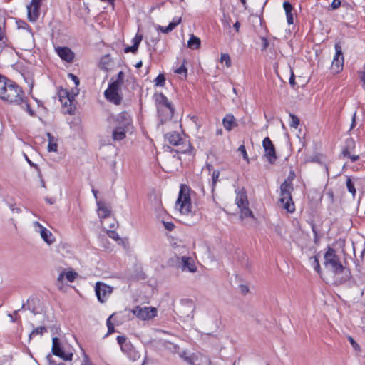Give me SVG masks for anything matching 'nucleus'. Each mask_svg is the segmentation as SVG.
Wrapping results in <instances>:
<instances>
[{"mask_svg": "<svg viewBox=\"0 0 365 365\" xmlns=\"http://www.w3.org/2000/svg\"><path fill=\"white\" fill-rule=\"evenodd\" d=\"M220 171L217 170H213L212 174V190L214 191L216 183L219 180Z\"/></svg>", "mask_w": 365, "mask_h": 365, "instance_id": "nucleus-38", "label": "nucleus"}, {"mask_svg": "<svg viewBox=\"0 0 365 365\" xmlns=\"http://www.w3.org/2000/svg\"><path fill=\"white\" fill-rule=\"evenodd\" d=\"M9 208L13 213H21V209L16 205V204H10Z\"/></svg>", "mask_w": 365, "mask_h": 365, "instance_id": "nucleus-51", "label": "nucleus"}, {"mask_svg": "<svg viewBox=\"0 0 365 365\" xmlns=\"http://www.w3.org/2000/svg\"><path fill=\"white\" fill-rule=\"evenodd\" d=\"M142 38H143V37L141 35L136 34L135 36L132 40L133 45L130 46H126L124 48V52L126 53H129V52H131L133 53H136V51H138L139 44L140 43V42L142 41Z\"/></svg>", "mask_w": 365, "mask_h": 365, "instance_id": "nucleus-22", "label": "nucleus"}, {"mask_svg": "<svg viewBox=\"0 0 365 365\" xmlns=\"http://www.w3.org/2000/svg\"><path fill=\"white\" fill-rule=\"evenodd\" d=\"M289 83L290 85L294 88L295 85H296V83H295V76L294 75V73H292L290 78H289Z\"/></svg>", "mask_w": 365, "mask_h": 365, "instance_id": "nucleus-59", "label": "nucleus"}, {"mask_svg": "<svg viewBox=\"0 0 365 365\" xmlns=\"http://www.w3.org/2000/svg\"><path fill=\"white\" fill-rule=\"evenodd\" d=\"M112 288L107 284L98 282L96 284L95 292L98 300L101 303L105 302L112 293Z\"/></svg>", "mask_w": 365, "mask_h": 365, "instance_id": "nucleus-10", "label": "nucleus"}, {"mask_svg": "<svg viewBox=\"0 0 365 365\" xmlns=\"http://www.w3.org/2000/svg\"><path fill=\"white\" fill-rule=\"evenodd\" d=\"M341 155L344 156V157H347V158H349L351 154H350V152L349 150V148H346L344 149H343L342 152H341Z\"/></svg>", "mask_w": 365, "mask_h": 365, "instance_id": "nucleus-58", "label": "nucleus"}, {"mask_svg": "<svg viewBox=\"0 0 365 365\" xmlns=\"http://www.w3.org/2000/svg\"><path fill=\"white\" fill-rule=\"evenodd\" d=\"M113 314L110 315L106 320V325L108 327V333L106 336L113 333L115 331L114 326L111 322V318L113 317Z\"/></svg>", "mask_w": 365, "mask_h": 365, "instance_id": "nucleus-40", "label": "nucleus"}, {"mask_svg": "<svg viewBox=\"0 0 365 365\" xmlns=\"http://www.w3.org/2000/svg\"><path fill=\"white\" fill-rule=\"evenodd\" d=\"M98 215L100 218H106L110 215V208L101 202H97Z\"/></svg>", "mask_w": 365, "mask_h": 365, "instance_id": "nucleus-24", "label": "nucleus"}, {"mask_svg": "<svg viewBox=\"0 0 365 365\" xmlns=\"http://www.w3.org/2000/svg\"><path fill=\"white\" fill-rule=\"evenodd\" d=\"M346 185L348 191L354 197L356 193V190L354 186V183L352 182L351 178L349 176L346 177Z\"/></svg>", "mask_w": 365, "mask_h": 365, "instance_id": "nucleus-33", "label": "nucleus"}, {"mask_svg": "<svg viewBox=\"0 0 365 365\" xmlns=\"http://www.w3.org/2000/svg\"><path fill=\"white\" fill-rule=\"evenodd\" d=\"M240 23L239 21H236L234 25H233V27L235 30L236 32H238L239 31V29H240Z\"/></svg>", "mask_w": 365, "mask_h": 365, "instance_id": "nucleus-61", "label": "nucleus"}, {"mask_svg": "<svg viewBox=\"0 0 365 365\" xmlns=\"http://www.w3.org/2000/svg\"><path fill=\"white\" fill-rule=\"evenodd\" d=\"M230 23H231L230 18H225V19L222 20V24H223V26L225 29H231Z\"/></svg>", "mask_w": 365, "mask_h": 365, "instance_id": "nucleus-55", "label": "nucleus"}, {"mask_svg": "<svg viewBox=\"0 0 365 365\" xmlns=\"http://www.w3.org/2000/svg\"><path fill=\"white\" fill-rule=\"evenodd\" d=\"M190 189L185 185H181L176 201V207L182 215H189L192 212V204L190 195Z\"/></svg>", "mask_w": 365, "mask_h": 365, "instance_id": "nucleus-3", "label": "nucleus"}, {"mask_svg": "<svg viewBox=\"0 0 365 365\" xmlns=\"http://www.w3.org/2000/svg\"><path fill=\"white\" fill-rule=\"evenodd\" d=\"M120 89L121 87H119L116 83H110L104 92V96L108 101L115 105H120L122 101V97L119 94Z\"/></svg>", "mask_w": 365, "mask_h": 365, "instance_id": "nucleus-8", "label": "nucleus"}, {"mask_svg": "<svg viewBox=\"0 0 365 365\" xmlns=\"http://www.w3.org/2000/svg\"><path fill=\"white\" fill-rule=\"evenodd\" d=\"M41 237L48 245H51L55 241L51 232L42 226H41Z\"/></svg>", "mask_w": 365, "mask_h": 365, "instance_id": "nucleus-26", "label": "nucleus"}, {"mask_svg": "<svg viewBox=\"0 0 365 365\" xmlns=\"http://www.w3.org/2000/svg\"><path fill=\"white\" fill-rule=\"evenodd\" d=\"M157 110L160 120L163 124L173 118L175 109L173 107H168L157 108Z\"/></svg>", "mask_w": 365, "mask_h": 365, "instance_id": "nucleus-15", "label": "nucleus"}, {"mask_svg": "<svg viewBox=\"0 0 365 365\" xmlns=\"http://www.w3.org/2000/svg\"><path fill=\"white\" fill-rule=\"evenodd\" d=\"M165 138L170 145L177 147V153H186L191 149L190 142L178 132L168 133Z\"/></svg>", "mask_w": 365, "mask_h": 365, "instance_id": "nucleus-5", "label": "nucleus"}, {"mask_svg": "<svg viewBox=\"0 0 365 365\" xmlns=\"http://www.w3.org/2000/svg\"><path fill=\"white\" fill-rule=\"evenodd\" d=\"M107 234L109 237H110L115 240H118L120 239L118 234L115 231L109 230V231H108Z\"/></svg>", "mask_w": 365, "mask_h": 365, "instance_id": "nucleus-50", "label": "nucleus"}, {"mask_svg": "<svg viewBox=\"0 0 365 365\" xmlns=\"http://www.w3.org/2000/svg\"><path fill=\"white\" fill-rule=\"evenodd\" d=\"M240 210V217L241 220H243V219L247 218V217H251V218L255 220V217L252 212L250 210L248 206L242 207Z\"/></svg>", "mask_w": 365, "mask_h": 365, "instance_id": "nucleus-31", "label": "nucleus"}, {"mask_svg": "<svg viewBox=\"0 0 365 365\" xmlns=\"http://www.w3.org/2000/svg\"><path fill=\"white\" fill-rule=\"evenodd\" d=\"M126 355L133 361L138 360L140 357L139 352L135 348L126 354Z\"/></svg>", "mask_w": 365, "mask_h": 365, "instance_id": "nucleus-36", "label": "nucleus"}, {"mask_svg": "<svg viewBox=\"0 0 365 365\" xmlns=\"http://www.w3.org/2000/svg\"><path fill=\"white\" fill-rule=\"evenodd\" d=\"M163 222L165 228L168 231H172L175 227L174 224L171 222H164L163 221Z\"/></svg>", "mask_w": 365, "mask_h": 365, "instance_id": "nucleus-54", "label": "nucleus"}, {"mask_svg": "<svg viewBox=\"0 0 365 365\" xmlns=\"http://www.w3.org/2000/svg\"><path fill=\"white\" fill-rule=\"evenodd\" d=\"M365 254V241L364 242L363 245H362V250H361V258H363L364 257V255Z\"/></svg>", "mask_w": 365, "mask_h": 365, "instance_id": "nucleus-62", "label": "nucleus"}, {"mask_svg": "<svg viewBox=\"0 0 365 365\" xmlns=\"http://www.w3.org/2000/svg\"><path fill=\"white\" fill-rule=\"evenodd\" d=\"M25 93L15 81L0 78V98L10 104L20 106L25 102Z\"/></svg>", "mask_w": 365, "mask_h": 365, "instance_id": "nucleus-1", "label": "nucleus"}, {"mask_svg": "<svg viewBox=\"0 0 365 365\" xmlns=\"http://www.w3.org/2000/svg\"><path fill=\"white\" fill-rule=\"evenodd\" d=\"M182 21L181 17H174L173 21L170 23V24L173 25V28L175 29Z\"/></svg>", "mask_w": 365, "mask_h": 365, "instance_id": "nucleus-56", "label": "nucleus"}, {"mask_svg": "<svg viewBox=\"0 0 365 365\" xmlns=\"http://www.w3.org/2000/svg\"><path fill=\"white\" fill-rule=\"evenodd\" d=\"M46 135H47L48 140V152H57V150H58L57 140L50 133H47Z\"/></svg>", "mask_w": 365, "mask_h": 365, "instance_id": "nucleus-28", "label": "nucleus"}, {"mask_svg": "<svg viewBox=\"0 0 365 365\" xmlns=\"http://www.w3.org/2000/svg\"><path fill=\"white\" fill-rule=\"evenodd\" d=\"M181 269L182 271L196 272L197 267L191 257L183 256L181 258Z\"/></svg>", "mask_w": 365, "mask_h": 365, "instance_id": "nucleus-16", "label": "nucleus"}, {"mask_svg": "<svg viewBox=\"0 0 365 365\" xmlns=\"http://www.w3.org/2000/svg\"><path fill=\"white\" fill-rule=\"evenodd\" d=\"M356 112H354L353 116H352V119H351V128L350 129H353L355 126H356Z\"/></svg>", "mask_w": 365, "mask_h": 365, "instance_id": "nucleus-60", "label": "nucleus"}, {"mask_svg": "<svg viewBox=\"0 0 365 365\" xmlns=\"http://www.w3.org/2000/svg\"><path fill=\"white\" fill-rule=\"evenodd\" d=\"M114 126L121 128L128 131L132 123V119L127 112H121L113 118Z\"/></svg>", "mask_w": 365, "mask_h": 365, "instance_id": "nucleus-11", "label": "nucleus"}, {"mask_svg": "<svg viewBox=\"0 0 365 365\" xmlns=\"http://www.w3.org/2000/svg\"><path fill=\"white\" fill-rule=\"evenodd\" d=\"M347 339L354 350L360 351L359 345L356 343V341L351 336H349L347 337Z\"/></svg>", "mask_w": 365, "mask_h": 365, "instance_id": "nucleus-49", "label": "nucleus"}, {"mask_svg": "<svg viewBox=\"0 0 365 365\" xmlns=\"http://www.w3.org/2000/svg\"><path fill=\"white\" fill-rule=\"evenodd\" d=\"M155 99L157 108L173 107L163 93L155 94Z\"/></svg>", "mask_w": 365, "mask_h": 365, "instance_id": "nucleus-20", "label": "nucleus"}, {"mask_svg": "<svg viewBox=\"0 0 365 365\" xmlns=\"http://www.w3.org/2000/svg\"><path fill=\"white\" fill-rule=\"evenodd\" d=\"M192 365H211V361L207 356L200 353L194 354Z\"/></svg>", "mask_w": 365, "mask_h": 365, "instance_id": "nucleus-23", "label": "nucleus"}, {"mask_svg": "<svg viewBox=\"0 0 365 365\" xmlns=\"http://www.w3.org/2000/svg\"><path fill=\"white\" fill-rule=\"evenodd\" d=\"M220 62L225 63L227 68H230L232 66L231 58L228 53H221Z\"/></svg>", "mask_w": 365, "mask_h": 365, "instance_id": "nucleus-37", "label": "nucleus"}, {"mask_svg": "<svg viewBox=\"0 0 365 365\" xmlns=\"http://www.w3.org/2000/svg\"><path fill=\"white\" fill-rule=\"evenodd\" d=\"M235 202L239 209L249 205L247 197L245 192L238 193L236 196Z\"/></svg>", "mask_w": 365, "mask_h": 365, "instance_id": "nucleus-27", "label": "nucleus"}, {"mask_svg": "<svg viewBox=\"0 0 365 365\" xmlns=\"http://www.w3.org/2000/svg\"><path fill=\"white\" fill-rule=\"evenodd\" d=\"M55 50L62 60L68 63L73 61L75 54L68 47H56Z\"/></svg>", "mask_w": 365, "mask_h": 365, "instance_id": "nucleus-14", "label": "nucleus"}, {"mask_svg": "<svg viewBox=\"0 0 365 365\" xmlns=\"http://www.w3.org/2000/svg\"><path fill=\"white\" fill-rule=\"evenodd\" d=\"M222 125L227 131L232 130L237 126L236 118L232 114H227L222 119Z\"/></svg>", "mask_w": 365, "mask_h": 365, "instance_id": "nucleus-19", "label": "nucleus"}, {"mask_svg": "<svg viewBox=\"0 0 365 365\" xmlns=\"http://www.w3.org/2000/svg\"><path fill=\"white\" fill-rule=\"evenodd\" d=\"M81 365H91L90 361L88 360V359L86 356H85L83 363Z\"/></svg>", "mask_w": 365, "mask_h": 365, "instance_id": "nucleus-63", "label": "nucleus"}, {"mask_svg": "<svg viewBox=\"0 0 365 365\" xmlns=\"http://www.w3.org/2000/svg\"><path fill=\"white\" fill-rule=\"evenodd\" d=\"M361 81L363 82V86L365 85V71L364 72H362L361 76Z\"/></svg>", "mask_w": 365, "mask_h": 365, "instance_id": "nucleus-64", "label": "nucleus"}, {"mask_svg": "<svg viewBox=\"0 0 365 365\" xmlns=\"http://www.w3.org/2000/svg\"><path fill=\"white\" fill-rule=\"evenodd\" d=\"M46 359L48 362V365H66V364L62 361H56L53 360L51 354H48L46 356Z\"/></svg>", "mask_w": 365, "mask_h": 365, "instance_id": "nucleus-43", "label": "nucleus"}, {"mask_svg": "<svg viewBox=\"0 0 365 365\" xmlns=\"http://www.w3.org/2000/svg\"><path fill=\"white\" fill-rule=\"evenodd\" d=\"M341 6V1L340 0H333L331 6L333 9H338Z\"/></svg>", "mask_w": 365, "mask_h": 365, "instance_id": "nucleus-57", "label": "nucleus"}, {"mask_svg": "<svg viewBox=\"0 0 365 365\" xmlns=\"http://www.w3.org/2000/svg\"><path fill=\"white\" fill-rule=\"evenodd\" d=\"M18 27L27 30L29 33H31L32 30L30 26L25 21H21L18 22Z\"/></svg>", "mask_w": 365, "mask_h": 365, "instance_id": "nucleus-47", "label": "nucleus"}, {"mask_svg": "<svg viewBox=\"0 0 365 365\" xmlns=\"http://www.w3.org/2000/svg\"><path fill=\"white\" fill-rule=\"evenodd\" d=\"M324 266L329 268L335 274H339L344 270V267L340 262L336 250L328 246L324 255Z\"/></svg>", "mask_w": 365, "mask_h": 365, "instance_id": "nucleus-4", "label": "nucleus"}, {"mask_svg": "<svg viewBox=\"0 0 365 365\" xmlns=\"http://www.w3.org/2000/svg\"><path fill=\"white\" fill-rule=\"evenodd\" d=\"M238 151L242 155L243 159L249 163V158L244 145H240L238 148Z\"/></svg>", "mask_w": 365, "mask_h": 365, "instance_id": "nucleus-44", "label": "nucleus"}, {"mask_svg": "<svg viewBox=\"0 0 365 365\" xmlns=\"http://www.w3.org/2000/svg\"><path fill=\"white\" fill-rule=\"evenodd\" d=\"M68 76L69 78H71L74 82L76 86H78L79 85V83H80L79 79L76 75L70 73L68 74Z\"/></svg>", "mask_w": 365, "mask_h": 365, "instance_id": "nucleus-52", "label": "nucleus"}, {"mask_svg": "<svg viewBox=\"0 0 365 365\" xmlns=\"http://www.w3.org/2000/svg\"><path fill=\"white\" fill-rule=\"evenodd\" d=\"M116 339L121 351L125 354L135 348L131 342L128 341L127 338L124 336H118Z\"/></svg>", "mask_w": 365, "mask_h": 365, "instance_id": "nucleus-17", "label": "nucleus"}, {"mask_svg": "<svg viewBox=\"0 0 365 365\" xmlns=\"http://www.w3.org/2000/svg\"><path fill=\"white\" fill-rule=\"evenodd\" d=\"M132 313L140 320H150L157 316V309L153 307L136 306L132 310Z\"/></svg>", "mask_w": 365, "mask_h": 365, "instance_id": "nucleus-6", "label": "nucleus"}, {"mask_svg": "<svg viewBox=\"0 0 365 365\" xmlns=\"http://www.w3.org/2000/svg\"><path fill=\"white\" fill-rule=\"evenodd\" d=\"M185 361H187L190 365L193 364V360H194V354L190 356H181Z\"/></svg>", "mask_w": 365, "mask_h": 365, "instance_id": "nucleus-53", "label": "nucleus"}, {"mask_svg": "<svg viewBox=\"0 0 365 365\" xmlns=\"http://www.w3.org/2000/svg\"><path fill=\"white\" fill-rule=\"evenodd\" d=\"M77 275L78 274L73 271H68L66 273L62 272L59 274L58 280L63 282L64 277H66L69 282H73L76 279Z\"/></svg>", "mask_w": 365, "mask_h": 365, "instance_id": "nucleus-30", "label": "nucleus"}, {"mask_svg": "<svg viewBox=\"0 0 365 365\" xmlns=\"http://www.w3.org/2000/svg\"><path fill=\"white\" fill-rule=\"evenodd\" d=\"M283 8L286 13L287 21L290 24H293L294 23V17L292 14L293 7L292 5L289 1H284L283 3Z\"/></svg>", "mask_w": 365, "mask_h": 365, "instance_id": "nucleus-25", "label": "nucleus"}, {"mask_svg": "<svg viewBox=\"0 0 365 365\" xmlns=\"http://www.w3.org/2000/svg\"><path fill=\"white\" fill-rule=\"evenodd\" d=\"M165 83V77L163 74H159L155 79V83L157 86H163Z\"/></svg>", "mask_w": 365, "mask_h": 365, "instance_id": "nucleus-41", "label": "nucleus"}, {"mask_svg": "<svg viewBox=\"0 0 365 365\" xmlns=\"http://www.w3.org/2000/svg\"><path fill=\"white\" fill-rule=\"evenodd\" d=\"M47 332V329L46 327L41 326L34 329L29 335V337L35 336L36 335H43L44 333Z\"/></svg>", "mask_w": 365, "mask_h": 365, "instance_id": "nucleus-35", "label": "nucleus"}, {"mask_svg": "<svg viewBox=\"0 0 365 365\" xmlns=\"http://www.w3.org/2000/svg\"><path fill=\"white\" fill-rule=\"evenodd\" d=\"M40 6L34 5L30 3L27 6L28 19L31 22H35L39 16Z\"/></svg>", "mask_w": 365, "mask_h": 365, "instance_id": "nucleus-18", "label": "nucleus"}, {"mask_svg": "<svg viewBox=\"0 0 365 365\" xmlns=\"http://www.w3.org/2000/svg\"><path fill=\"white\" fill-rule=\"evenodd\" d=\"M23 104L25 106L26 110L29 113V115H31L32 117L36 115L34 110L31 108L30 105L28 103L27 98L26 96H25V102L23 103L21 105H23Z\"/></svg>", "mask_w": 365, "mask_h": 365, "instance_id": "nucleus-42", "label": "nucleus"}, {"mask_svg": "<svg viewBox=\"0 0 365 365\" xmlns=\"http://www.w3.org/2000/svg\"><path fill=\"white\" fill-rule=\"evenodd\" d=\"M309 262L311 265L313 267L314 269L320 274L322 272L320 264L319 259L317 256H314L309 258Z\"/></svg>", "mask_w": 365, "mask_h": 365, "instance_id": "nucleus-32", "label": "nucleus"}, {"mask_svg": "<svg viewBox=\"0 0 365 365\" xmlns=\"http://www.w3.org/2000/svg\"><path fill=\"white\" fill-rule=\"evenodd\" d=\"M124 73L121 71L118 72L116 77L111 78L112 82L110 83H116L119 87H121L123 84Z\"/></svg>", "mask_w": 365, "mask_h": 365, "instance_id": "nucleus-34", "label": "nucleus"}, {"mask_svg": "<svg viewBox=\"0 0 365 365\" xmlns=\"http://www.w3.org/2000/svg\"><path fill=\"white\" fill-rule=\"evenodd\" d=\"M126 131L121 128H118L117 126H114L112 130V140L113 141H120L124 140L126 138Z\"/></svg>", "mask_w": 365, "mask_h": 365, "instance_id": "nucleus-21", "label": "nucleus"}, {"mask_svg": "<svg viewBox=\"0 0 365 365\" xmlns=\"http://www.w3.org/2000/svg\"><path fill=\"white\" fill-rule=\"evenodd\" d=\"M78 93V89L76 88V92L70 93L66 90H62L60 92V101L63 107L66 108L65 112L69 114H73L75 107L73 105L75 96Z\"/></svg>", "mask_w": 365, "mask_h": 365, "instance_id": "nucleus-7", "label": "nucleus"}, {"mask_svg": "<svg viewBox=\"0 0 365 365\" xmlns=\"http://www.w3.org/2000/svg\"><path fill=\"white\" fill-rule=\"evenodd\" d=\"M187 68L185 66L184 63L180 66L178 68L175 70V73L180 75H183L185 77L187 76Z\"/></svg>", "mask_w": 365, "mask_h": 365, "instance_id": "nucleus-45", "label": "nucleus"}, {"mask_svg": "<svg viewBox=\"0 0 365 365\" xmlns=\"http://www.w3.org/2000/svg\"><path fill=\"white\" fill-rule=\"evenodd\" d=\"M201 41L200 38L191 34L187 41V46L191 49H198L200 47Z\"/></svg>", "mask_w": 365, "mask_h": 365, "instance_id": "nucleus-29", "label": "nucleus"}, {"mask_svg": "<svg viewBox=\"0 0 365 365\" xmlns=\"http://www.w3.org/2000/svg\"><path fill=\"white\" fill-rule=\"evenodd\" d=\"M262 145L265 150V156L267 160L272 164L274 163L276 161L277 155L275 148L269 138L267 137L263 140Z\"/></svg>", "mask_w": 365, "mask_h": 365, "instance_id": "nucleus-13", "label": "nucleus"}, {"mask_svg": "<svg viewBox=\"0 0 365 365\" xmlns=\"http://www.w3.org/2000/svg\"><path fill=\"white\" fill-rule=\"evenodd\" d=\"M335 56L332 61L331 68L335 73H339L344 66V56L342 53V48L339 43L334 45Z\"/></svg>", "mask_w": 365, "mask_h": 365, "instance_id": "nucleus-9", "label": "nucleus"}, {"mask_svg": "<svg viewBox=\"0 0 365 365\" xmlns=\"http://www.w3.org/2000/svg\"><path fill=\"white\" fill-rule=\"evenodd\" d=\"M312 232L314 234V242L315 244H318L319 243V236H318V232L316 229V226L314 224H312Z\"/></svg>", "mask_w": 365, "mask_h": 365, "instance_id": "nucleus-48", "label": "nucleus"}, {"mask_svg": "<svg viewBox=\"0 0 365 365\" xmlns=\"http://www.w3.org/2000/svg\"><path fill=\"white\" fill-rule=\"evenodd\" d=\"M289 117L291 118L290 127L297 128L299 125V118L292 113H289Z\"/></svg>", "mask_w": 365, "mask_h": 365, "instance_id": "nucleus-39", "label": "nucleus"}, {"mask_svg": "<svg viewBox=\"0 0 365 365\" xmlns=\"http://www.w3.org/2000/svg\"><path fill=\"white\" fill-rule=\"evenodd\" d=\"M294 177V173L291 171L288 178L280 185L279 204L289 213L295 211V205L292 197V192L294 190L292 181Z\"/></svg>", "mask_w": 365, "mask_h": 365, "instance_id": "nucleus-2", "label": "nucleus"}, {"mask_svg": "<svg viewBox=\"0 0 365 365\" xmlns=\"http://www.w3.org/2000/svg\"><path fill=\"white\" fill-rule=\"evenodd\" d=\"M52 353L53 355L59 356L61 359L65 361H71L73 354H65L61 346L60 340L57 337H53L52 339Z\"/></svg>", "mask_w": 365, "mask_h": 365, "instance_id": "nucleus-12", "label": "nucleus"}, {"mask_svg": "<svg viewBox=\"0 0 365 365\" xmlns=\"http://www.w3.org/2000/svg\"><path fill=\"white\" fill-rule=\"evenodd\" d=\"M174 29L173 24H168L167 26H159V30L164 33V34H168L169 32L172 31Z\"/></svg>", "mask_w": 365, "mask_h": 365, "instance_id": "nucleus-46", "label": "nucleus"}]
</instances>
